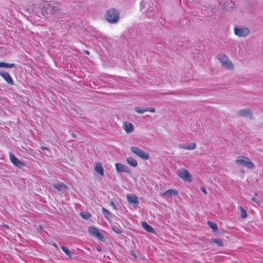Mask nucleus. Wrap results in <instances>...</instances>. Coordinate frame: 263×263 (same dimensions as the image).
I'll return each instance as SVG.
<instances>
[{"mask_svg": "<svg viewBox=\"0 0 263 263\" xmlns=\"http://www.w3.org/2000/svg\"><path fill=\"white\" fill-rule=\"evenodd\" d=\"M107 21L110 23H116L119 21L120 16L118 10L115 8L108 9L105 15Z\"/></svg>", "mask_w": 263, "mask_h": 263, "instance_id": "f257e3e1", "label": "nucleus"}, {"mask_svg": "<svg viewBox=\"0 0 263 263\" xmlns=\"http://www.w3.org/2000/svg\"><path fill=\"white\" fill-rule=\"evenodd\" d=\"M235 163L250 169H253L255 167L254 164L248 157L245 156H238L235 160Z\"/></svg>", "mask_w": 263, "mask_h": 263, "instance_id": "f03ea898", "label": "nucleus"}, {"mask_svg": "<svg viewBox=\"0 0 263 263\" xmlns=\"http://www.w3.org/2000/svg\"><path fill=\"white\" fill-rule=\"evenodd\" d=\"M217 58L222 66H223L226 68L230 70L233 69V65L226 54L223 53L218 54Z\"/></svg>", "mask_w": 263, "mask_h": 263, "instance_id": "7ed1b4c3", "label": "nucleus"}, {"mask_svg": "<svg viewBox=\"0 0 263 263\" xmlns=\"http://www.w3.org/2000/svg\"><path fill=\"white\" fill-rule=\"evenodd\" d=\"M131 151L138 157L143 160L149 159V155L148 153L145 152L141 148L136 146H132Z\"/></svg>", "mask_w": 263, "mask_h": 263, "instance_id": "20e7f679", "label": "nucleus"}, {"mask_svg": "<svg viewBox=\"0 0 263 263\" xmlns=\"http://www.w3.org/2000/svg\"><path fill=\"white\" fill-rule=\"evenodd\" d=\"M177 174L179 178L184 181L191 182L192 180L191 174L185 168H181L179 169Z\"/></svg>", "mask_w": 263, "mask_h": 263, "instance_id": "39448f33", "label": "nucleus"}, {"mask_svg": "<svg viewBox=\"0 0 263 263\" xmlns=\"http://www.w3.org/2000/svg\"><path fill=\"white\" fill-rule=\"evenodd\" d=\"M88 232L90 235L95 237L100 240H103L104 238L103 234L101 233L98 229L94 226L89 227L88 229Z\"/></svg>", "mask_w": 263, "mask_h": 263, "instance_id": "423d86ee", "label": "nucleus"}, {"mask_svg": "<svg viewBox=\"0 0 263 263\" xmlns=\"http://www.w3.org/2000/svg\"><path fill=\"white\" fill-rule=\"evenodd\" d=\"M249 33L250 31L249 29L246 27H235L234 28V33L239 37H245L247 36Z\"/></svg>", "mask_w": 263, "mask_h": 263, "instance_id": "0eeeda50", "label": "nucleus"}, {"mask_svg": "<svg viewBox=\"0 0 263 263\" xmlns=\"http://www.w3.org/2000/svg\"><path fill=\"white\" fill-rule=\"evenodd\" d=\"M9 158L12 163L17 167H22L25 166V164L19 160L13 154L9 153Z\"/></svg>", "mask_w": 263, "mask_h": 263, "instance_id": "6e6552de", "label": "nucleus"}, {"mask_svg": "<svg viewBox=\"0 0 263 263\" xmlns=\"http://www.w3.org/2000/svg\"><path fill=\"white\" fill-rule=\"evenodd\" d=\"M116 170L119 173L125 172L127 173H131L130 169L126 165L122 164L120 163H116L115 164Z\"/></svg>", "mask_w": 263, "mask_h": 263, "instance_id": "1a4fd4ad", "label": "nucleus"}, {"mask_svg": "<svg viewBox=\"0 0 263 263\" xmlns=\"http://www.w3.org/2000/svg\"><path fill=\"white\" fill-rule=\"evenodd\" d=\"M0 76L9 84L14 85V82L9 73L6 71L0 72Z\"/></svg>", "mask_w": 263, "mask_h": 263, "instance_id": "9d476101", "label": "nucleus"}, {"mask_svg": "<svg viewBox=\"0 0 263 263\" xmlns=\"http://www.w3.org/2000/svg\"><path fill=\"white\" fill-rule=\"evenodd\" d=\"M178 192L175 189H168L165 192L162 193L161 196L162 197H171L172 196H177Z\"/></svg>", "mask_w": 263, "mask_h": 263, "instance_id": "9b49d317", "label": "nucleus"}, {"mask_svg": "<svg viewBox=\"0 0 263 263\" xmlns=\"http://www.w3.org/2000/svg\"><path fill=\"white\" fill-rule=\"evenodd\" d=\"M126 197L127 201L129 203L136 205L139 204L138 198L136 195L127 194Z\"/></svg>", "mask_w": 263, "mask_h": 263, "instance_id": "f8f14e48", "label": "nucleus"}, {"mask_svg": "<svg viewBox=\"0 0 263 263\" xmlns=\"http://www.w3.org/2000/svg\"><path fill=\"white\" fill-rule=\"evenodd\" d=\"M95 170L100 175L104 176V170L101 163H96L95 166Z\"/></svg>", "mask_w": 263, "mask_h": 263, "instance_id": "ddd939ff", "label": "nucleus"}, {"mask_svg": "<svg viewBox=\"0 0 263 263\" xmlns=\"http://www.w3.org/2000/svg\"><path fill=\"white\" fill-rule=\"evenodd\" d=\"M123 129L127 133H130L134 130V126L132 123L125 122L123 124Z\"/></svg>", "mask_w": 263, "mask_h": 263, "instance_id": "4468645a", "label": "nucleus"}, {"mask_svg": "<svg viewBox=\"0 0 263 263\" xmlns=\"http://www.w3.org/2000/svg\"><path fill=\"white\" fill-rule=\"evenodd\" d=\"M238 114L240 116L245 117L251 116L252 112L251 110L248 109H243L239 111Z\"/></svg>", "mask_w": 263, "mask_h": 263, "instance_id": "2eb2a0df", "label": "nucleus"}, {"mask_svg": "<svg viewBox=\"0 0 263 263\" xmlns=\"http://www.w3.org/2000/svg\"><path fill=\"white\" fill-rule=\"evenodd\" d=\"M126 161L130 166L133 167H136L138 165L137 160L135 158L131 157L127 158Z\"/></svg>", "mask_w": 263, "mask_h": 263, "instance_id": "dca6fc26", "label": "nucleus"}, {"mask_svg": "<svg viewBox=\"0 0 263 263\" xmlns=\"http://www.w3.org/2000/svg\"><path fill=\"white\" fill-rule=\"evenodd\" d=\"M53 186L59 191H62L63 189H68V186L62 182L54 183Z\"/></svg>", "mask_w": 263, "mask_h": 263, "instance_id": "f3484780", "label": "nucleus"}, {"mask_svg": "<svg viewBox=\"0 0 263 263\" xmlns=\"http://www.w3.org/2000/svg\"><path fill=\"white\" fill-rule=\"evenodd\" d=\"M142 226L148 232H153L154 231V229L145 221L142 222Z\"/></svg>", "mask_w": 263, "mask_h": 263, "instance_id": "a211bd4d", "label": "nucleus"}, {"mask_svg": "<svg viewBox=\"0 0 263 263\" xmlns=\"http://www.w3.org/2000/svg\"><path fill=\"white\" fill-rule=\"evenodd\" d=\"M49 7H51L52 12H55L60 10V6L58 3H52L49 5Z\"/></svg>", "mask_w": 263, "mask_h": 263, "instance_id": "6ab92c4d", "label": "nucleus"}, {"mask_svg": "<svg viewBox=\"0 0 263 263\" xmlns=\"http://www.w3.org/2000/svg\"><path fill=\"white\" fill-rule=\"evenodd\" d=\"M210 242H214L219 247L223 246V243L222 240L219 238H212L210 240Z\"/></svg>", "mask_w": 263, "mask_h": 263, "instance_id": "aec40b11", "label": "nucleus"}, {"mask_svg": "<svg viewBox=\"0 0 263 263\" xmlns=\"http://www.w3.org/2000/svg\"><path fill=\"white\" fill-rule=\"evenodd\" d=\"M102 213L106 219H108L110 218L111 214L110 212L105 208H102Z\"/></svg>", "mask_w": 263, "mask_h": 263, "instance_id": "412c9836", "label": "nucleus"}, {"mask_svg": "<svg viewBox=\"0 0 263 263\" xmlns=\"http://www.w3.org/2000/svg\"><path fill=\"white\" fill-rule=\"evenodd\" d=\"M208 224L214 231H217L218 230L217 225L216 223L209 221H208Z\"/></svg>", "mask_w": 263, "mask_h": 263, "instance_id": "4be33fe9", "label": "nucleus"}, {"mask_svg": "<svg viewBox=\"0 0 263 263\" xmlns=\"http://www.w3.org/2000/svg\"><path fill=\"white\" fill-rule=\"evenodd\" d=\"M15 67V64H9L6 63L4 62H0V67H5V68H12Z\"/></svg>", "mask_w": 263, "mask_h": 263, "instance_id": "5701e85b", "label": "nucleus"}, {"mask_svg": "<svg viewBox=\"0 0 263 263\" xmlns=\"http://www.w3.org/2000/svg\"><path fill=\"white\" fill-rule=\"evenodd\" d=\"M111 229L117 234H120L122 232V230L120 229L119 227H118V226L112 225Z\"/></svg>", "mask_w": 263, "mask_h": 263, "instance_id": "b1692460", "label": "nucleus"}, {"mask_svg": "<svg viewBox=\"0 0 263 263\" xmlns=\"http://www.w3.org/2000/svg\"><path fill=\"white\" fill-rule=\"evenodd\" d=\"M61 249L68 257H71V252L67 248L62 246L61 247Z\"/></svg>", "mask_w": 263, "mask_h": 263, "instance_id": "393cba45", "label": "nucleus"}, {"mask_svg": "<svg viewBox=\"0 0 263 263\" xmlns=\"http://www.w3.org/2000/svg\"><path fill=\"white\" fill-rule=\"evenodd\" d=\"M196 147V144L194 142L191 143L190 144H186V149L192 150L194 149Z\"/></svg>", "mask_w": 263, "mask_h": 263, "instance_id": "a878e982", "label": "nucleus"}, {"mask_svg": "<svg viewBox=\"0 0 263 263\" xmlns=\"http://www.w3.org/2000/svg\"><path fill=\"white\" fill-rule=\"evenodd\" d=\"M238 208L240 211L241 217L243 219L246 218L247 217V213L245 210L242 206H239Z\"/></svg>", "mask_w": 263, "mask_h": 263, "instance_id": "bb28decb", "label": "nucleus"}, {"mask_svg": "<svg viewBox=\"0 0 263 263\" xmlns=\"http://www.w3.org/2000/svg\"><path fill=\"white\" fill-rule=\"evenodd\" d=\"M80 215L85 219H87L91 217L90 213L86 212L81 213Z\"/></svg>", "mask_w": 263, "mask_h": 263, "instance_id": "cd10ccee", "label": "nucleus"}, {"mask_svg": "<svg viewBox=\"0 0 263 263\" xmlns=\"http://www.w3.org/2000/svg\"><path fill=\"white\" fill-rule=\"evenodd\" d=\"M135 111L139 114H143L146 111V108H141L139 107H135Z\"/></svg>", "mask_w": 263, "mask_h": 263, "instance_id": "c85d7f7f", "label": "nucleus"}, {"mask_svg": "<svg viewBox=\"0 0 263 263\" xmlns=\"http://www.w3.org/2000/svg\"><path fill=\"white\" fill-rule=\"evenodd\" d=\"M252 200L254 202H255L256 203H257L258 205H259L260 204H261V201L259 199H257L255 197H252L251 198Z\"/></svg>", "mask_w": 263, "mask_h": 263, "instance_id": "c756f323", "label": "nucleus"}, {"mask_svg": "<svg viewBox=\"0 0 263 263\" xmlns=\"http://www.w3.org/2000/svg\"><path fill=\"white\" fill-rule=\"evenodd\" d=\"M146 111H148L152 112H154L155 111V109L153 107H146Z\"/></svg>", "mask_w": 263, "mask_h": 263, "instance_id": "7c9ffc66", "label": "nucleus"}, {"mask_svg": "<svg viewBox=\"0 0 263 263\" xmlns=\"http://www.w3.org/2000/svg\"><path fill=\"white\" fill-rule=\"evenodd\" d=\"M186 144H179L178 145V147L180 148H182V149H186Z\"/></svg>", "mask_w": 263, "mask_h": 263, "instance_id": "2f4dec72", "label": "nucleus"}, {"mask_svg": "<svg viewBox=\"0 0 263 263\" xmlns=\"http://www.w3.org/2000/svg\"><path fill=\"white\" fill-rule=\"evenodd\" d=\"M200 189H201V191L202 192V193L204 194V195H206L207 194V192L206 191V189L204 187V186H201L200 187Z\"/></svg>", "mask_w": 263, "mask_h": 263, "instance_id": "473e14b6", "label": "nucleus"}, {"mask_svg": "<svg viewBox=\"0 0 263 263\" xmlns=\"http://www.w3.org/2000/svg\"><path fill=\"white\" fill-rule=\"evenodd\" d=\"M2 227H3L5 229H8L9 228V226L6 224H3L1 226Z\"/></svg>", "mask_w": 263, "mask_h": 263, "instance_id": "72a5a7b5", "label": "nucleus"}, {"mask_svg": "<svg viewBox=\"0 0 263 263\" xmlns=\"http://www.w3.org/2000/svg\"><path fill=\"white\" fill-rule=\"evenodd\" d=\"M110 204L112 206L113 208L115 210L117 209V206H116L115 204L112 201L111 202Z\"/></svg>", "mask_w": 263, "mask_h": 263, "instance_id": "f704fd0d", "label": "nucleus"}, {"mask_svg": "<svg viewBox=\"0 0 263 263\" xmlns=\"http://www.w3.org/2000/svg\"><path fill=\"white\" fill-rule=\"evenodd\" d=\"M84 53H85L87 55H89V52L88 50H85L84 51Z\"/></svg>", "mask_w": 263, "mask_h": 263, "instance_id": "c9c22d12", "label": "nucleus"}, {"mask_svg": "<svg viewBox=\"0 0 263 263\" xmlns=\"http://www.w3.org/2000/svg\"><path fill=\"white\" fill-rule=\"evenodd\" d=\"M41 149H43V150H46V149H48V148H47V147H46L42 146V147H41Z\"/></svg>", "mask_w": 263, "mask_h": 263, "instance_id": "e433bc0d", "label": "nucleus"}, {"mask_svg": "<svg viewBox=\"0 0 263 263\" xmlns=\"http://www.w3.org/2000/svg\"><path fill=\"white\" fill-rule=\"evenodd\" d=\"M97 250H98V251H101V248H100V247L97 248Z\"/></svg>", "mask_w": 263, "mask_h": 263, "instance_id": "4c0bfd02", "label": "nucleus"}, {"mask_svg": "<svg viewBox=\"0 0 263 263\" xmlns=\"http://www.w3.org/2000/svg\"><path fill=\"white\" fill-rule=\"evenodd\" d=\"M53 246H54L55 248H58V246H57V245L56 243H53Z\"/></svg>", "mask_w": 263, "mask_h": 263, "instance_id": "58836bf2", "label": "nucleus"}]
</instances>
